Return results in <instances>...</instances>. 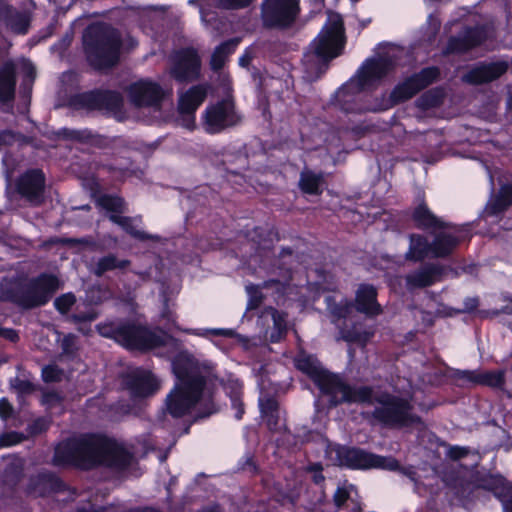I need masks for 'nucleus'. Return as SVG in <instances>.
<instances>
[{"label":"nucleus","instance_id":"obj_58","mask_svg":"<svg viewBox=\"0 0 512 512\" xmlns=\"http://www.w3.org/2000/svg\"><path fill=\"white\" fill-rule=\"evenodd\" d=\"M479 306L478 297H466L463 301V308L458 310V313H474L477 311Z\"/></svg>","mask_w":512,"mask_h":512},{"label":"nucleus","instance_id":"obj_23","mask_svg":"<svg viewBox=\"0 0 512 512\" xmlns=\"http://www.w3.org/2000/svg\"><path fill=\"white\" fill-rule=\"evenodd\" d=\"M57 138L79 142L81 144L91 145L99 149L111 147L112 143L120 140V137L110 139L104 135L93 132L91 129H70L67 127L60 128L55 132Z\"/></svg>","mask_w":512,"mask_h":512},{"label":"nucleus","instance_id":"obj_39","mask_svg":"<svg viewBox=\"0 0 512 512\" xmlns=\"http://www.w3.org/2000/svg\"><path fill=\"white\" fill-rule=\"evenodd\" d=\"M445 90L441 86H437L426 90L423 92L420 97L416 100V106L420 110H429L432 108L440 107L445 100Z\"/></svg>","mask_w":512,"mask_h":512},{"label":"nucleus","instance_id":"obj_2","mask_svg":"<svg viewBox=\"0 0 512 512\" xmlns=\"http://www.w3.org/2000/svg\"><path fill=\"white\" fill-rule=\"evenodd\" d=\"M175 376L174 388L166 397V410L173 418H181L201 400L207 384L199 361L188 350L177 352L171 360Z\"/></svg>","mask_w":512,"mask_h":512},{"label":"nucleus","instance_id":"obj_24","mask_svg":"<svg viewBox=\"0 0 512 512\" xmlns=\"http://www.w3.org/2000/svg\"><path fill=\"white\" fill-rule=\"evenodd\" d=\"M353 307L357 312L367 317H376L383 313V308L378 302V290L373 284L361 283L356 292Z\"/></svg>","mask_w":512,"mask_h":512},{"label":"nucleus","instance_id":"obj_9","mask_svg":"<svg viewBox=\"0 0 512 512\" xmlns=\"http://www.w3.org/2000/svg\"><path fill=\"white\" fill-rule=\"evenodd\" d=\"M295 366L313 381L323 395L329 397L330 407L344 404L352 385L342 376L321 368L312 355H299L295 360Z\"/></svg>","mask_w":512,"mask_h":512},{"label":"nucleus","instance_id":"obj_45","mask_svg":"<svg viewBox=\"0 0 512 512\" xmlns=\"http://www.w3.org/2000/svg\"><path fill=\"white\" fill-rule=\"evenodd\" d=\"M274 234L273 228L255 226L251 231H248L247 237L256 244L261 245L272 242Z\"/></svg>","mask_w":512,"mask_h":512},{"label":"nucleus","instance_id":"obj_6","mask_svg":"<svg viewBox=\"0 0 512 512\" xmlns=\"http://www.w3.org/2000/svg\"><path fill=\"white\" fill-rule=\"evenodd\" d=\"M394 68L388 55L367 58L357 70V80L351 79L336 92V98L342 111L347 114L369 112L372 104L362 102V92L385 78Z\"/></svg>","mask_w":512,"mask_h":512},{"label":"nucleus","instance_id":"obj_38","mask_svg":"<svg viewBox=\"0 0 512 512\" xmlns=\"http://www.w3.org/2000/svg\"><path fill=\"white\" fill-rule=\"evenodd\" d=\"M109 220L120 226L123 231H125L128 235H130L132 238L140 240V241H147V240H158V236H154L151 234L146 233L145 231L137 229L133 224V218L130 216H122L116 215V214H110Z\"/></svg>","mask_w":512,"mask_h":512},{"label":"nucleus","instance_id":"obj_28","mask_svg":"<svg viewBox=\"0 0 512 512\" xmlns=\"http://www.w3.org/2000/svg\"><path fill=\"white\" fill-rule=\"evenodd\" d=\"M475 488L491 492L499 501L512 489V483L499 473H485L476 477Z\"/></svg>","mask_w":512,"mask_h":512},{"label":"nucleus","instance_id":"obj_50","mask_svg":"<svg viewBox=\"0 0 512 512\" xmlns=\"http://www.w3.org/2000/svg\"><path fill=\"white\" fill-rule=\"evenodd\" d=\"M63 370L57 365H46L42 369V379L45 383H55L62 380Z\"/></svg>","mask_w":512,"mask_h":512},{"label":"nucleus","instance_id":"obj_25","mask_svg":"<svg viewBox=\"0 0 512 512\" xmlns=\"http://www.w3.org/2000/svg\"><path fill=\"white\" fill-rule=\"evenodd\" d=\"M3 8L0 27L17 35L27 34L32 20L30 12L20 10L7 1Z\"/></svg>","mask_w":512,"mask_h":512},{"label":"nucleus","instance_id":"obj_26","mask_svg":"<svg viewBox=\"0 0 512 512\" xmlns=\"http://www.w3.org/2000/svg\"><path fill=\"white\" fill-rule=\"evenodd\" d=\"M431 241L433 258H448L464 241V236L454 235L444 230L435 231Z\"/></svg>","mask_w":512,"mask_h":512},{"label":"nucleus","instance_id":"obj_15","mask_svg":"<svg viewBox=\"0 0 512 512\" xmlns=\"http://www.w3.org/2000/svg\"><path fill=\"white\" fill-rule=\"evenodd\" d=\"M203 120L207 133L218 134L229 127L237 125L240 117L235 111V105L232 100L221 99L215 104H210L206 107Z\"/></svg>","mask_w":512,"mask_h":512},{"label":"nucleus","instance_id":"obj_14","mask_svg":"<svg viewBox=\"0 0 512 512\" xmlns=\"http://www.w3.org/2000/svg\"><path fill=\"white\" fill-rule=\"evenodd\" d=\"M170 76L178 83H191L200 78L201 57L194 47L174 50L170 57Z\"/></svg>","mask_w":512,"mask_h":512},{"label":"nucleus","instance_id":"obj_16","mask_svg":"<svg viewBox=\"0 0 512 512\" xmlns=\"http://www.w3.org/2000/svg\"><path fill=\"white\" fill-rule=\"evenodd\" d=\"M122 385L133 398L144 399L155 395L160 389V381L149 369L135 367L121 375Z\"/></svg>","mask_w":512,"mask_h":512},{"label":"nucleus","instance_id":"obj_61","mask_svg":"<svg viewBox=\"0 0 512 512\" xmlns=\"http://www.w3.org/2000/svg\"><path fill=\"white\" fill-rule=\"evenodd\" d=\"M0 337L12 343H17L20 339L17 330L0 326Z\"/></svg>","mask_w":512,"mask_h":512},{"label":"nucleus","instance_id":"obj_55","mask_svg":"<svg viewBox=\"0 0 512 512\" xmlns=\"http://www.w3.org/2000/svg\"><path fill=\"white\" fill-rule=\"evenodd\" d=\"M428 39L434 40L441 28V20L434 14H429L426 20Z\"/></svg>","mask_w":512,"mask_h":512},{"label":"nucleus","instance_id":"obj_35","mask_svg":"<svg viewBox=\"0 0 512 512\" xmlns=\"http://www.w3.org/2000/svg\"><path fill=\"white\" fill-rule=\"evenodd\" d=\"M240 42V37H233L216 46L210 59L211 69L213 71L221 70L225 66L228 57L236 51Z\"/></svg>","mask_w":512,"mask_h":512},{"label":"nucleus","instance_id":"obj_19","mask_svg":"<svg viewBox=\"0 0 512 512\" xmlns=\"http://www.w3.org/2000/svg\"><path fill=\"white\" fill-rule=\"evenodd\" d=\"M128 94L131 103L136 107H157L164 99V91L160 84L150 80H139L129 86Z\"/></svg>","mask_w":512,"mask_h":512},{"label":"nucleus","instance_id":"obj_30","mask_svg":"<svg viewBox=\"0 0 512 512\" xmlns=\"http://www.w3.org/2000/svg\"><path fill=\"white\" fill-rule=\"evenodd\" d=\"M460 378L476 385L495 389H502L506 383L505 372L503 370L485 372L464 370L460 372Z\"/></svg>","mask_w":512,"mask_h":512},{"label":"nucleus","instance_id":"obj_34","mask_svg":"<svg viewBox=\"0 0 512 512\" xmlns=\"http://www.w3.org/2000/svg\"><path fill=\"white\" fill-rule=\"evenodd\" d=\"M429 255L432 256V246L428 239L418 233H412L409 235V249L405 254V258L410 261L420 262L427 258Z\"/></svg>","mask_w":512,"mask_h":512},{"label":"nucleus","instance_id":"obj_64","mask_svg":"<svg viewBox=\"0 0 512 512\" xmlns=\"http://www.w3.org/2000/svg\"><path fill=\"white\" fill-rule=\"evenodd\" d=\"M498 191L501 194V197H503L505 199V201L508 203V205L511 206L512 205V181L501 185Z\"/></svg>","mask_w":512,"mask_h":512},{"label":"nucleus","instance_id":"obj_8","mask_svg":"<svg viewBox=\"0 0 512 512\" xmlns=\"http://www.w3.org/2000/svg\"><path fill=\"white\" fill-rule=\"evenodd\" d=\"M440 77L441 70L438 66L424 67L398 82L388 96L383 93L380 97H376L369 112L387 111L403 104L437 82Z\"/></svg>","mask_w":512,"mask_h":512},{"label":"nucleus","instance_id":"obj_1","mask_svg":"<svg viewBox=\"0 0 512 512\" xmlns=\"http://www.w3.org/2000/svg\"><path fill=\"white\" fill-rule=\"evenodd\" d=\"M133 458V453L114 438L83 433L60 441L54 448L52 463L57 467H75L84 471L98 467L125 471Z\"/></svg>","mask_w":512,"mask_h":512},{"label":"nucleus","instance_id":"obj_31","mask_svg":"<svg viewBox=\"0 0 512 512\" xmlns=\"http://www.w3.org/2000/svg\"><path fill=\"white\" fill-rule=\"evenodd\" d=\"M101 169L106 171L111 179L124 183L128 178L136 175L137 168L130 157L115 158L101 164Z\"/></svg>","mask_w":512,"mask_h":512},{"label":"nucleus","instance_id":"obj_56","mask_svg":"<svg viewBox=\"0 0 512 512\" xmlns=\"http://www.w3.org/2000/svg\"><path fill=\"white\" fill-rule=\"evenodd\" d=\"M470 450L468 447H462L458 445L450 446L447 451V457L452 461H459L468 456Z\"/></svg>","mask_w":512,"mask_h":512},{"label":"nucleus","instance_id":"obj_41","mask_svg":"<svg viewBox=\"0 0 512 512\" xmlns=\"http://www.w3.org/2000/svg\"><path fill=\"white\" fill-rule=\"evenodd\" d=\"M325 303L332 322H338L342 319H346L353 309V303L347 299H342L340 302H337L333 296H326Z\"/></svg>","mask_w":512,"mask_h":512},{"label":"nucleus","instance_id":"obj_3","mask_svg":"<svg viewBox=\"0 0 512 512\" xmlns=\"http://www.w3.org/2000/svg\"><path fill=\"white\" fill-rule=\"evenodd\" d=\"M344 403L364 405L377 403L378 406L370 416L382 427L401 429L422 423V418L413 413V405L408 399L388 391L375 394L374 388L370 385H352Z\"/></svg>","mask_w":512,"mask_h":512},{"label":"nucleus","instance_id":"obj_60","mask_svg":"<svg viewBox=\"0 0 512 512\" xmlns=\"http://www.w3.org/2000/svg\"><path fill=\"white\" fill-rule=\"evenodd\" d=\"M253 0H220L221 6L226 9H241L250 6Z\"/></svg>","mask_w":512,"mask_h":512},{"label":"nucleus","instance_id":"obj_47","mask_svg":"<svg viewBox=\"0 0 512 512\" xmlns=\"http://www.w3.org/2000/svg\"><path fill=\"white\" fill-rule=\"evenodd\" d=\"M76 303V296L72 292H67L56 297L54 307L61 315H67Z\"/></svg>","mask_w":512,"mask_h":512},{"label":"nucleus","instance_id":"obj_52","mask_svg":"<svg viewBox=\"0 0 512 512\" xmlns=\"http://www.w3.org/2000/svg\"><path fill=\"white\" fill-rule=\"evenodd\" d=\"M76 336L72 333L65 335L61 341L62 354L73 357L76 355Z\"/></svg>","mask_w":512,"mask_h":512},{"label":"nucleus","instance_id":"obj_32","mask_svg":"<svg viewBox=\"0 0 512 512\" xmlns=\"http://www.w3.org/2000/svg\"><path fill=\"white\" fill-rule=\"evenodd\" d=\"M259 408L268 430L273 433L281 432L280 404L277 398L271 395L260 398Z\"/></svg>","mask_w":512,"mask_h":512},{"label":"nucleus","instance_id":"obj_59","mask_svg":"<svg viewBox=\"0 0 512 512\" xmlns=\"http://www.w3.org/2000/svg\"><path fill=\"white\" fill-rule=\"evenodd\" d=\"M13 406L9 402V400L5 397L0 399V418L4 421H7L13 416Z\"/></svg>","mask_w":512,"mask_h":512},{"label":"nucleus","instance_id":"obj_4","mask_svg":"<svg viewBox=\"0 0 512 512\" xmlns=\"http://www.w3.org/2000/svg\"><path fill=\"white\" fill-rule=\"evenodd\" d=\"M121 33L111 24L94 22L82 33V50L87 64L95 71H108L116 67L121 58Z\"/></svg>","mask_w":512,"mask_h":512},{"label":"nucleus","instance_id":"obj_10","mask_svg":"<svg viewBox=\"0 0 512 512\" xmlns=\"http://www.w3.org/2000/svg\"><path fill=\"white\" fill-rule=\"evenodd\" d=\"M345 45V32L343 20L340 16L329 18L318 36L311 42L310 50L318 60V72L324 73L329 63L342 54Z\"/></svg>","mask_w":512,"mask_h":512},{"label":"nucleus","instance_id":"obj_51","mask_svg":"<svg viewBox=\"0 0 512 512\" xmlns=\"http://www.w3.org/2000/svg\"><path fill=\"white\" fill-rule=\"evenodd\" d=\"M50 427V421L45 417H38L34 419L27 428L29 434L37 436L45 433Z\"/></svg>","mask_w":512,"mask_h":512},{"label":"nucleus","instance_id":"obj_17","mask_svg":"<svg viewBox=\"0 0 512 512\" xmlns=\"http://www.w3.org/2000/svg\"><path fill=\"white\" fill-rule=\"evenodd\" d=\"M332 451L335 453L336 464L350 470L372 469L376 459V454L356 446L335 444Z\"/></svg>","mask_w":512,"mask_h":512},{"label":"nucleus","instance_id":"obj_53","mask_svg":"<svg viewBox=\"0 0 512 512\" xmlns=\"http://www.w3.org/2000/svg\"><path fill=\"white\" fill-rule=\"evenodd\" d=\"M23 435L17 431L4 432L0 435V447H11L21 443Z\"/></svg>","mask_w":512,"mask_h":512},{"label":"nucleus","instance_id":"obj_22","mask_svg":"<svg viewBox=\"0 0 512 512\" xmlns=\"http://www.w3.org/2000/svg\"><path fill=\"white\" fill-rule=\"evenodd\" d=\"M507 70L505 61L479 62L463 75V81L470 85L487 84L499 79Z\"/></svg>","mask_w":512,"mask_h":512},{"label":"nucleus","instance_id":"obj_27","mask_svg":"<svg viewBox=\"0 0 512 512\" xmlns=\"http://www.w3.org/2000/svg\"><path fill=\"white\" fill-rule=\"evenodd\" d=\"M208 93L207 84H197L191 86L185 93L179 97L178 111L180 114L191 116L194 115L198 107L204 102Z\"/></svg>","mask_w":512,"mask_h":512},{"label":"nucleus","instance_id":"obj_40","mask_svg":"<svg viewBox=\"0 0 512 512\" xmlns=\"http://www.w3.org/2000/svg\"><path fill=\"white\" fill-rule=\"evenodd\" d=\"M128 259H118L113 253H109L98 259L95 263L94 274L98 277L103 276L106 272L116 269L125 270L130 266Z\"/></svg>","mask_w":512,"mask_h":512},{"label":"nucleus","instance_id":"obj_11","mask_svg":"<svg viewBox=\"0 0 512 512\" xmlns=\"http://www.w3.org/2000/svg\"><path fill=\"white\" fill-rule=\"evenodd\" d=\"M66 105L76 111L107 110L116 112L123 106V97L116 90L95 88L71 94L66 100Z\"/></svg>","mask_w":512,"mask_h":512},{"label":"nucleus","instance_id":"obj_54","mask_svg":"<svg viewBox=\"0 0 512 512\" xmlns=\"http://www.w3.org/2000/svg\"><path fill=\"white\" fill-rule=\"evenodd\" d=\"M247 289H248V293H249L247 309L248 310L257 309L263 301L262 292L259 290L258 287L253 286V285L249 286Z\"/></svg>","mask_w":512,"mask_h":512},{"label":"nucleus","instance_id":"obj_57","mask_svg":"<svg viewBox=\"0 0 512 512\" xmlns=\"http://www.w3.org/2000/svg\"><path fill=\"white\" fill-rule=\"evenodd\" d=\"M96 318H97V314L93 311L76 312L71 315V320L77 324L92 322Z\"/></svg>","mask_w":512,"mask_h":512},{"label":"nucleus","instance_id":"obj_49","mask_svg":"<svg viewBox=\"0 0 512 512\" xmlns=\"http://www.w3.org/2000/svg\"><path fill=\"white\" fill-rule=\"evenodd\" d=\"M224 388L230 402L243 400V384L239 380H229Z\"/></svg>","mask_w":512,"mask_h":512},{"label":"nucleus","instance_id":"obj_48","mask_svg":"<svg viewBox=\"0 0 512 512\" xmlns=\"http://www.w3.org/2000/svg\"><path fill=\"white\" fill-rule=\"evenodd\" d=\"M372 469H384L388 471H399L401 465L399 461L391 456H381L376 454Z\"/></svg>","mask_w":512,"mask_h":512},{"label":"nucleus","instance_id":"obj_12","mask_svg":"<svg viewBox=\"0 0 512 512\" xmlns=\"http://www.w3.org/2000/svg\"><path fill=\"white\" fill-rule=\"evenodd\" d=\"M300 11V0H263L262 24L267 29H288L295 23Z\"/></svg>","mask_w":512,"mask_h":512},{"label":"nucleus","instance_id":"obj_42","mask_svg":"<svg viewBox=\"0 0 512 512\" xmlns=\"http://www.w3.org/2000/svg\"><path fill=\"white\" fill-rule=\"evenodd\" d=\"M354 489V485L349 484L348 486H338L333 495V503L337 510H344L353 507V503H361L358 500H354L351 497V490Z\"/></svg>","mask_w":512,"mask_h":512},{"label":"nucleus","instance_id":"obj_63","mask_svg":"<svg viewBox=\"0 0 512 512\" xmlns=\"http://www.w3.org/2000/svg\"><path fill=\"white\" fill-rule=\"evenodd\" d=\"M16 140V133L12 130L6 129L0 131V145L10 146Z\"/></svg>","mask_w":512,"mask_h":512},{"label":"nucleus","instance_id":"obj_13","mask_svg":"<svg viewBox=\"0 0 512 512\" xmlns=\"http://www.w3.org/2000/svg\"><path fill=\"white\" fill-rule=\"evenodd\" d=\"M489 38V29L485 24L464 25L457 35L450 36L441 51L443 57L464 55L482 46Z\"/></svg>","mask_w":512,"mask_h":512},{"label":"nucleus","instance_id":"obj_46","mask_svg":"<svg viewBox=\"0 0 512 512\" xmlns=\"http://www.w3.org/2000/svg\"><path fill=\"white\" fill-rule=\"evenodd\" d=\"M342 337L348 343H354L361 347H365L372 337V333L366 330L359 331L352 328L344 331Z\"/></svg>","mask_w":512,"mask_h":512},{"label":"nucleus","instance_id":"obj_5","mask_svg":"<svg viewBox=\"0 0 512 512\" xmlns=\"http://www.w3.org/2000/svg\"><path fill=\"white\" fill-rule=\"evenodd\" d=\"M96 328L102 337L114 340L128 351L147 353L166 346L169 341L177 342V339L164 330L156 331L131 319L99 323Z\"/></svg>","mask_w":512,"mask_h":512},{"label":"nucleus","instance_id":"obj_43","mask_svg":"<svg viewBox=\"0 0 512 512\" xmlns=\"http://www.w3.org/2000/svg\"><path fill=\"white\" fill-rule=\"evenodd\" d=\"M509 207L510 206L508 203L503 197H501V194L498 192L488 200L482 211L481 217H498L503 214Z\"/></svg>","mask_w":512,"mask_h":512},{"label":"nucleus","instance_id":"obj_44","mask_svg":"<svg viewBox=\"0 0 512 512\" xmlns=\"http://www.w3.org/2000/svg\"><path fill=\"white\" fill-rule=\"evenodd\" d=\"M286 314L279 312L274 309L272 313L273 320V332L271 333V341L277 342L282 337H284L287 333V325H286Z\"/></svg>","mask_w":512,"mask_h":512},{"label":"nucleus","instance_id":"obj_37","mask_svg":"<svg viewBox=\"0 0 512 512\" xmlns=\"http://www.w3.org/2000/svg\"><path fill=\"white\" fill-rule=\"evenodd\" d=\"M324 183L323 173H315L311 170H304L300 173L299 188L304 194L321 195Z\"/></svg>","mask_w":512,"mask_h":512},{"label":"nucleus","instance_id":"obj_18","mask_svg":"<svg viewBox=\"0 0 512 512\" xmlns=\"http://www.w3.org/2000/svg\"><path fill=\"white\" fill-rule=\"evenodd\" d=\"M410 217L415 228L434 233L438 230H454L455 232H462L464 229L451 222H446L437 217L428 207L425 200H422L417 206L406 212Z\"/></svg>","mask_w":512,"mask_h":512},{"label":"nucleus","instance_id":"obj_7","mask_svg":"<svg viewBox=\"0 0 512 512\" xmlns=\"http://www.w3.org/2000/svg\"><path fill=\"white\" fill-rule=\"evenodd\" d=\"M59 288V278L52 273L42 272L28 280L14 277L1 282L0 300L32 310L48 304Z\"/></svg>","mask_w":512,"mask_h":512},{"label":"nucleus","instance_id":"obj_20","mask_svg":"<svg viewBox=\"0 0 512 512\" xmlns=\"http://www.w3.org/2000/svg\"><path fill=\"white\" fill-rule=\"evenodd\" d=\"M68 486L56 473L42 471L29 478L27 493L35 497H49L54 494L64 493Z\"/></svg>","mask_w":512,"mask_h":512},{"label":"nucleus","instance_id":"obj_36","mask_svg":"<svg viewBox=\"0 0 512 512\" xmlns=\"http://www.w3.org/2000/svg\"><path fill=\"white\" fill-rule=\"evenodd\" d=\"M440 274V268L428 265L406 276V285L409 289L425 288L434 284L435 278Z\"/></svg>","mask_w":512,"mask_h":512},{"label":"nucleus","instance_id":"obj_62","mask_svg":"<svg viewBox=\"0 0 512 512\" xmlns=\"http://www.w3.org/2000/svg\"><path fill=\"white\" fill-rule=\"evenodd\" d=\"M15 388L21 394H31L35 390L34 384L31 381H29V380H20V379H17V383L15 385Z\"/></svg>","mask_w":512,"mask_h":512},{"label":"nucleus","instance_id":"obj_33","mask_svg":"<svg viewBox=\"0 0 512 512\" xmlns=\"http://www.w3.org/2000/svg\"><path fill=\"white\" fill-rule=\"evenodd\" d=\"M95 187L91 188V196L95 200V204L110 212L111 214L120 215L126 211L125 199L117 194H100V186L95 183Z\"/></svg>","mask_w":512,"mask_h":512},{"label":"nucleus","instance_id":"obj_21","mask_svg":"<svg viewBox=\"0 0 512 512\" xmlns=\"http://www.w3.org/2000/svg\"><path fill=\"white\" fill-rule=\"evenodd\" d=\"M15 187L21 197L39 204L43 199L45 175L41 169H29L17 178Z\"/></svg>","mask_w":512,"mask_h":512},{"label":"nucleus","instance_id":"obj_29","mask_svg":"<svg viewBox=\"0 0 512 512\" xmlns=\"http://www.w3.org/2000/svg\"><path fill=\"white\" fill-rule=\"evenodd\" d=\"M17 67L12 60H7L0 67V102H13L16 94Z\"/></svg>","mask_w":512,"mask_h":512}]
</instances>
